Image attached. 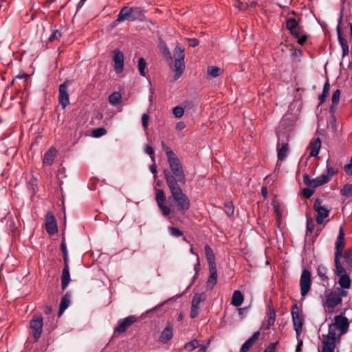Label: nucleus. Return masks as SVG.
Instances as JSON below:
<instances>
[{
  "label": "nucleus",
  "instance_id": "46",
  "mask_svg": "<svg viewBox=\"0 0 352 352\" xmlns=\"http://www.w3.org/2000/svg\"><path fill=\"white\" fill-rule=\"evenodd\" d=\"M161 50L162 51V53L169 60H172V56H171V54L168 48V47L166 46V45L165 43H162L161 44Z\"/></svg>",
  "mask_w": 352,
  "mask_h": 352
},
{
  "label": "nucleus",
  "instance_id": "36",
  "mask_svg": "<svg viewBox=\"0 0 352 352\" xmlns=\"http://www.w3.org/2000/svg\"><path fill=\"white\" fill-rule=\"evenodd\" d=\"M206 299V295L204 292L195 294L192 298V303L199 306L200 302H204Z\"/></svg>",
  "mask_w": 352,
  "mask_h": 352
},
{
  "label": "nucleus",
  "instance_id": "28",
  "mask_svg": "<svg viewBox=\"0 0 352 352\" xmlns=\"http://www.w3.org/2000/svg\"><path fill=\"white\" fill-rule=\"evenodd\" d=\"M70 298L71 296L69 294V292H67L65 295L62 298L60 302V307H59V311H58V316H61L63 313L65 311V309L69 307L70 303Z\"/></svg>",
  "mask_w": 352,
  "mask_h": 352
},
{
  "label": "nucleus",
  "instance_id": "8",
  "mask_svg": "<svg viewBox=\"0 0 352 352\" xmlns=\"http://www.w3.org/2000/svg\"><path fill=\"white\" fill-rule=\"evenodd\" d=\"M166 199V197L164 192L161 189H155V200L159 208L164 217L168 216L172 212L171 208L169 206L164 205Z\"/></svg>",
  "mask_w": 352,
  "mask_h": 352
},
{
  "label": "nucleus",
  "instance_id": "62",
  "mask_svg": "<svg viewBox=\"0 0 352 352\" xmlns=\"http://www.w3.org/2000/svg\"><path fill=\"white\" fill-rule=\"evenodd\" d=\"M60 247H61V250H62L63 254H68L67 249V247H66V244H65L64 240H63V241L61 243Z\"/></svg>",
  "mask_w": 352,
  "mask_h": 352
},
{
  "label": "nucleus",
  "instance_id": "18",
  "mask_svg": "<svg viewBox=\"0 0 352 352\" xmlns=\"http://www.w3.org/2000/svg\"><path fill=\"white\" fill-rule=\"evenodd\" d=\"M321 147V141L319 138L313 139L308 146V149L310 151L309 155L311 157L316 156L320 151Z\"/></svg>",
  "mask_w": 352,
  "mask_h": 352
},
{
  "label": "nucleus",
  "instance_id": "44",
  "mask_svg": "<svg viewBox=\"0 0 352 352\" xmlns=\"http://www.w3.org/2000/svg\"><path fill=\"white\" fill-rule=\"evenodd\" d=\"M107 133V131L104 128H97L93 130L92 135L94 138L101 137Z\"/></svg>",
  "mask_w": 352,
  "mask_h": 352
},
{
  "label": "nucleus",
  "instance_id": "11",
  "mask_svg": "<svg viewBox=\"0 0 352 352\" xmlns=\"http://www.w3.org/2000/svg\"><path fill=\"white\" fill-rule=\"evenodd\" d=\"M314 209L316 212V221L318 224H322L324 218L329 216V210L322 205V201L317 199L314 204Z\"/></svg>",
  "mask_w": 352,
  "mask_h": 352
},
{
  "label": "nucleus",
  "instance_id": "38",
  "mask_svg": "<svg viewBox=\"0 0 352 352\" xmlns=\"http://www.w3.org/2000/svg\"><path fill=\"white\" fill-rule=\"evenodd\" d=\"M161 144L163 150L166 154L167 160H170L177 157L174 152L164 142H162Z\"/></svg>",
  "mask_w": 352,
  "mask_h": 352
},
{
  "label": "nucleus",
  "instance_id": "61",
  "mask_svg": "<svg viewBox=\"0 0 352 352\" xmlns=\"http://www.w3.org/2000/svg\"><path fill=\"white\" fill-rule=\"evenodd\" d=\"M188 43L191 47H196L199 45V41L197 38H189Z\"/></svg>",
  "mask_w": 352,
  "mask_h": 352
},
{
  "label": "nucleus",
  "instance_id": "3",
  "mask_svg": "<svg viewBox=\"0 0 352 352\" xmlns=\"http://www.w3.org/2000/svg\"><path fill=\"white\" fill-rule=\"evenodd\" d=\"M346 295L347 292L340 287L333 291H326L322 300V305L325 311L333 312L334 308L342 302V297H345Z\"/></svg>",
  "mask_w": 352,
  "mask_h": 352
},
{
  "label": "nucleus",
  "instance_id": "53",
  "mask_svg": "<svg viewBox=\"0 0 352 352\" xmlns=\"http://www.w3.org/2000/svg\"><path fill=\"white\" fill-rule=\"evenodd\" d=\"M272 205H273L274 212L276 214L277 218L280 219L281 217V212L280 210V206H279L278 203H277L276 201H274L272 203Z\"/></svg>",
  "mask_w": 352,
  "mask_h": 352
},
{
  "label": "nucleus",
  "instance_id": "2",
  "mask_svg": "<svg viewBox=\"0 0 352 352\" xmlns=\"http://www.w3.org/2000/svg\"><path fill=\"white\" fill-rule=\"evenodd\" d=\"M170 170L164 169L163 174L168 187L170 184H174L175 186L185 184L186 182V175L183 169L182 163L177 157L168 160Z\"/></svg>",
  "mask_w": 352,
  "mask_h": 352
},
{
  "label": "nucleus",
  "instance_id": "4",
  "mask_svg": "<svg viewBox=\"0 0 352 352\" xmlns=\"http://www.w3.org/2000/svg\"><path fill=\"white\" fill-rule=\"evenodd\" d=\"M168 189L173 200L176 204L177 210L182 213L188 210L190 206V199L188 196L183 192L180 186H175L174 184H170Z\"/></svg>",
  "mask_w": 352,
  "mask_h": 352
},
{
  "label": "nucleus",
  "instance_id": "31",
  "mask_svg": "<svg viewBox=\"0 0 352 352\" xmlns=\"http://www.w3.org/2000/svg\"><path fill=\"white\" fill-rule=\"evenodd\" d=\"M338 283L340 289H349L351 286V279L348 274L340 276Z\"/></svg>",
  "mask_w": 352,
  "mask_h": 352
},
{
  "label": "nucleus",
  "instance_id": "51",
  "mask_svg": "<svg viewBox=\"0 0 352 352\" xmlns=\"http://www.w3.org/2000/svg\"><path fill=\"white\" fill-rule=\"evenodd\" d=\"M62 34L58 30L54 31L53 34L50 37L49 40L50 41H53L55 40H58L61 37Z\"/></svg>",
  "mask_w": 352,
  "mask_h": 352
},
{
  "label": "nucleus",
  "instance_id": "19",
  "mask_svg": "<svg viewBox=\"0 0 352 352\" xmlns=\"http://www.w3.org/2000/svg\"><path fill=\"white\" fill-rule=\"evenodd\" d=\"M210 276L206 283V287L211 289L216 285L217 280V272L216 267H209Z\"/></svg>",
  "mask_w": 352,
  "mask_h": 352
},
{
  "label": "nucleus",
  "instance_id": "14",
  "mask_svg": "<svg viewBox=\"0 0 352 352\" xmlns=\"http://www.w3.org/2000/svg\"><path fill=\"white\" fill-rule=\"evenodd\" d=\"M45 229L50 235L55 234L58 230L56 219L51 212H48L45 216Z\"/></svg>",
  "mask_w": 352,
  "mask_h": 352
},
{
  "label": "nucleus",
  "instance_id": "1",
  "mask_svg": "<svg viewBox=\"0 0 352 352\" xmlns=\"http://www.w3.org/2000/svg\"><path fill=\"white\" fill-rule=\"evenodd\" d=\"M348 328L347 318L342 315L336 316L333 322L329 326L328 334L323 336L322 352H338L336 345Z\"/></svg>",
  "mask_w": 352,
  "mask_h": 352
},
{
  "label": "nucleus",
  "instance_id": "48",
  "mask_svg": "<svg viewBox=\"0 0 352 352\" xmlns=\"http://www.w3.org/2000/svg\"><path fill=\"white\" fill-rule=\"evenodd\" d=\"M169 232L171 234V235L174 236H181L183 233L182 232L177 228L175 227H169L168 228Z\"/></svg>",
  "mask_w": 352,
  "mask_h": 352
},
{
  "label": "nucleus",
  "instance_id": "54",
  "mask_svg": "<svg viewBox=\"0 0 352 352\" xmlns=\"http://www.w3.org/2000/svg\"><path fill=\"white\" fill-rule=\"evenodd\" d=\"M338 40H339V43L342 47V48L344 47V46H346L347 45V42L346 41L342 36V34H341V32H340V28L339 27H338Z\"/></svg>",
  "mask_w": 352,
  "mask_h": 352
},
{
  "label": "nucleus",
  "instance_id": "25",
  "mask_svg": "<svg viewBox=\"0 0 352 352\" xmlns=\"http://www.w3.org/2000/svg\"><path fill=\"white\" fill-rule=\"evenodd\" d=\"M204 250L209 267H216L215 256L211 248L208 245H206Z\"/></svg>",
  "mask_w": 352,
  "mask_h": 352
},
{
  "label": "nucleus",
  "instance_id": "26",
  "mask_svg": "<svg viewBox=\"0 0 352 352\" xmlns=\"http://www.w3.org/2000/svg\"><path fill=\"white\" fill-rule=\"evenodd\" d=\"M280 140V135L278 136V160L283 161L285 159L289 151L288 144L284 143L281 147H278L279 142Z\"/></svg>",
  "mask_w": 352,
  "mask_h": 352
},
{
  "label": "nucleus",
  "instance_id": "40",
  "mask_svg": "<svg viewBox=\"0 0 352 352\" xmlns=\"http://www.w3.org/2000/svg\"><path fill=\"white\" fill-rule=\"evenodd\" d=\"M340 194L344 197H349L352 195V184H346L340 190Z\"/></svg>",
  "mask_w": 352,
  "mask_h": 352
},
{
  "label": "nucleus",
  "instance_id": "55",
  "mask_svg": "<svg viewBox=\"0 0 352 352\" xmlns=\"http://www.w3.org/2000/svg\"><path fill=\"white\" fill-rule=\"evenodd\" d=\"M302 193L306 198H309L314 194V189L307 187L303 189Z\"/></svg>",
  "mask_w": 352,
  "mask_h": 352
},
{
  "label": "nucleus",
  "instance_id": "12",
  "mask_svg": "<svg viewBox=\"0 0 352 352\" xmlns=\"http://www.w3.org/2000/svg\"><path fill=\"white\" fill-rule=\"evenodd\" d=\"M69 84L70 82L69 80H66L59 86L58 101L63 109H65L70 103L67 91Z\"/></svg>",
  "mask_w": 352,
  "mask_h": 352
},
{
  "label": "nucleus",
  "instance_id": "37",
  "mask_svg": "<svg viewBox=\"0 0 352 352\" xmlns=\"http://www.w3.org/2000/svg\"><path fill=\"white\" fill-rule=\"evenodd\" d=\"M199 346V342L197 339H193L191 341L187 342L184 345V349L188 351H191Z\"/></svg>",
  "mask_w": 352,
  "mask_h": 352
},
{
  "label": "nucleus",
  "instance_id": "59",
  "mask_svg": "<svg viewBox=\"0 0 352 352\" xmlns=\"http://www.w3.org/2000/svg\"><path fill=\"white\" fill-rule=\"evenodd\" d=\"M210 340H208L207 341V343L206 344H201L199 343V349L197 352H206L207 349H208V347L210 345Z\"/></svg>",
  "mask_w": 352,
  "mask_h": 352
},
{
  "label": "nucleus",
  "instance_id": "23",
  "mask_svg": "<svg viewBox=\"0 0 352 352\" xmlns=\"http://www.w3.org/2000/svg\"><path fill=\"white\" fill-rule=\"evenodd\" d=\"M173 337V327L170 324H167L165 329L161 333L160 341L166 343L169 341Z\"/></svg>",
  "mask_w": 352,
  "mask_h": 352
},
{
  "label": "nucleus",
  "instance_id": "64",
  "mask_svg": "<svg viewBox=\"0 0 352 352\" xmlns=\"http://www.w3.org/2000/svg\"><path fill=\"white\" fill-rule=\"evenodd\" d=\"M185 127V124L182 122H178L176 125V128L178 130H182Z\"/></svg>",
  "mask_w": 352,
  "mask_h": 352
},
{
  "label": "nucleus",
  "instance_id": "7",
  "mask_svg": "<svg viewBox=\"0 0 352 352\" xmlns=\"http://www.w3.org/2000/svg\"><path fill=\"white\" fill-rule=\"evenodd\" d=\"M311 286V273L307 269H304L300 278V294L302 297H305L309 293Z\"/></svg>",
  "mask_w": 352,
  "mask_h": 352
},
{
  "label": "nucleus",
  "instance_id": "27",
  "mask_svg": "<svg viewBox=\"0 0 352 352\" xmlns=\"http://www.w3.org/2000/svg\"><path fill=\"white\" fill-rule=\"evenodd\" d=\"M244 300V296L239 290H235L232 294L231 304L234 307L241 305Z\"/></svg>",
  "mask_w": 352,
  "mask_h": 352
},
{
  "label": "nucleus",
  "instance_id": "63",
  "mask_svg": "<svg viewBox=\"0 0 352 352\" xmlns=\"http://www.w3.org/2000/svg\"><path fill=\"white\" fill-rule=\"evenodd\" d=\"M149 168H150V170L151 171V173L154 174V177L156 178V177H157L156 166L155 164H153V165L150 166Z\"/></svg>",
  "mask_w": 352,
  "mask_h": 352
},
{
  "label": "nucleus",
  "instance_id": "20",
  "mask_svg": "<svg viewBox=\"0 0 352 352\" xmlns=\"http://www.w3.org/2000/svg\"><path fill=\"white\" fill-rule=\"evenodd\" d=\"M20 226V221L16 215L10 216L8 218V228L12 232V234L15 236L17 234V230Z\"/></svg>",
  "mask_w": 352,
  "mask_h": 352
},
{
  "label": "nucleus",
  "instance_id": "32",
  "mask_svg": "<svg viewBox=\"0 0 352 352\" xmlns=\"http://www.w3.org/2000/svg\"><path fill=\"white\" fill-rule=\"evenodd\" d=\"M335 265H336V271L335 273L338 276H342L347 274L345 269L342 266L340 262V257H335Z\"/></svg>",
  "mask_w": 352,
  "mask_h": 352
},
{
  "label": "nucleus",
  "instance_id": "60",
  "mask_svg": "<svg viewBox=\"0 0 352 352\" xmlns=\"http://www.w3.org/2000/svg\"><path fill=\"white\" fill-rule=\"evenodd\" d=\"M314 225L312 219H308L307 222V229L309 232H311L314 230Z\"/></svg>",
  "mask_w": 352,
  "mask_h": 352
},
{
  "label": "nucleus",
  "instance_id": "34",
  "mask_svg": "<svg viewBox=\"0 0 352 352\" xmlns=\"http://www.w3.org/2000/svg\"><path fill=\"white\" fill-rule=\"evenodd\" d=\"M329 91H330L329 83L328 82H326L324 85L322 93V94H320L319 96V98H318L320 100V104L323 103L324 102L325 99L327 98V96L329 94Z\"/></svg>",
  "mask_w": 352,
  "mask_h": 352
},
{
  "label": "nucleus",
  "instance_id": "29",
  "mask_svg": "<svg viewBox=\"0 0 352 352\" xmlns=\"http://www.w3.org/2000/svg\"><path fill=\"white\" fill-rule=\"evenodd\" d=\"M290 32L292 35L298 38V43L300 45H302L307 40V36L303 34V32L300 27H298Z\"/></svg>",
  "mask_w": 352,
  "mask_h": 352
},
{
  "label": "nucleus",
  "instance_id": "9",
  "mask_svg": "<svg viewBox=\"0 0 352 352\" xmlns=\"http://www.w3.org/2000/svg\"><path fill=\"white\" fill-rule=\"evenodd\" d=\"M292 320L294 326V329L297 336L302 332L303 324V317L299 311L298 307L296 304H294L292 308Z\"/></svg>",
  "mask_w": 352,
  "mask_h": 352
},
{
  "label": "nucleus",
  "instance_id": "56",
  "mask_svg": "<svg viewBox=\"0 0 352 352\" xmlns=\"http://www.w3.org/2000/svg\"><path fill=\"white\" fill-rule=\"evenodd\" d=\"M225 210L226 212L228 214V215H232L234 213V207L232 204H226L225 205Z\"/></svg>",
  "mask_w": 352,
  "mask_h": 352
},
{
  "label": "nucleus",
  "instance_id": "16",
  "mask_svg": "<svg viewBox=\"0 0 352 352\" xmlns=\"http://www.w3.org/2000/svg\"><path fill=\"white\" fill-rule=\"evenodd\" d=\"M136 321V318L133 316H128L120 321L118 325L115 328L114 332L123 333L126 329Z\"/></svg>",
  "mask_w": 352,
  "mask_h": 352
},
{
  "label": "nucleus",
  "instance_id": "58",
  "mask_svg": "<svg viewBox=\"0 0 352 352\" xmlns=\"http://www.w3.org/2000/svg\"><path fill=\"white\" fill-rule=\"evenodd\" d=\"M277 342L270 343L264 352H275Z\"/></svg>",
  "mask_w": 352,
  "mask_h": 352
},
{
  "label": "nucleus",
  "instance_id": "22",
  "mask_svg": "<svg viewBox=\"0 0 352 352\" xmlns=\"http://www.w3.org/2000/svg\"><path fill=\"white\" fill-rule=\"evenodd\" d=\"M70 272L69 267L64 266L61 274V287L62 289H65L70 283Z\"/></svg>",
  "mask_w": 352,
  "mask_h": 352
},
{
  "label": "nucleus",
  "instance_id": "43",
  "mask_svg": "<svg viewBox=\"0 0 352 352\" xmlns=\"http://www.w3.org/2000/svg\"><path fill=\"white\" fill-rule=\"evenodd\" d=\"M146 63L143 58H140L138 60V70L142 76H145L146 73L144 72Z\"/></svg>",
  "mask_w": 352,
  "mask_h": 352
},
{
  "label": "nucleus",
  "instance_id": "52",
  "mask_svg": "<svg viewBox=\"0 0 352 352\" xmlns=\"http://www.w3.org/2000/svg\"><path fill=\"white\" fill-rule=\"evenodd\" d=\"M145 152L150 155L152 161L155 162L154 151L151 146L146 145L145 146Z\"/></svg>",
  "mask_w": 352,
  "mask_h": 352
},
{
  "label": "nucleus",
  "instance_id": "10",
  "mask_svg": "<svg viewBox=\"0 0 352 352\" xmlns=\"http://www.w3.org/2000/svg\"><path fill=\"white\" fill-rule=\"evenodd\" d=\"M302 177L305 185L309 188H311L312 189L325 184L329 182V177L323 176L322 175L315 179H310L307 174H305L303 175Z\"/></svg>",
  "mask_w": 352,
  "mask_h": 352
},
{
  "label": "nucleus",
  "instance_id": "5",
  "mask_svg": "<svg viewBox=\"0 0 352 352\" xmlns=\"http://www.w3.org/2000/svg\"><path fill=\"white\" fill-rule=\"evenodd\" d=\"M184 57V48L177 45L173 52V58L175 59L174 80L180 78L183 74L185 69Z\"/></svg>",
  "mask_w": 352,
  "mask_h": 352
},
{
  "label": "nucleus",
  "instance_id": "49",
  "mask_svg": "<svg viewBox=\"0 0 352 352\" xmlns=\"http://www.w3.org/2000/svg\"><path fill=\"white\" fill-rule=\"evenodd\" d=\"M199 309V306L192 303L191 310H190V316L192 318H195L198 315Z\"/></svg>",
  "mask_w": 352,
  "mask_h": 352
},
{
  "label": "nucleus",
  "instance_id": "39",
  "mask_svg": "<svg viewBox=\"0 0 352 352\" xmlns=\"http://www.w3.org/2000/svg\"><path fill=\"white\" fill-rule=\"evenodd\" d=\"M121 94L119 92H113L109 96V101L111 104H116L121 100Z\"/></svg>",
  "mask_w": 352,
  "mask_h": 352
},
{
  "label": "nucleus",
  "instance_id": "50",
  "mask_svg": "<svg viewBox=\"0 0 352 352\" xmlns=\"http://www.w3.org/2000/svg\"><path fill=\"white\" fill-rule=\"evenodd\" d=\"M148 122H149V116L147 114L144 113L142 116V126L144 130H147V128L148 126Z\"/></svg>",
  "mask_w": 352,
  "mask_h": 352
},
{
  "label": "nucleus",
  "instance_id": "13",
  "mask_svg": "<svg viewBox=\"0 0 352 352\" xmlns=\"http://www.w3.org/2000/svg\"><path fill=\"white\" fill-rule=\"evenodd\" d=\"M30 328L32 331L33 336L37 340L41 334L43 327V318L40 316H34L30 322Z\"/></svg>",
  "mask_w": 352,
  "mask_h": 352
},
{
  "label": "nucleus",
  "instance_id": "17",
  "mask_svg": "<svg viewBox=\"0 0 352 352\" xmlns=\"http://www.w3.org/2000/svg\"><path fill=\"white\" fill-rule=\"evenodd\" d=\"M344 233L342 228L339 230V234L336 242V252L335 253V257H341L342 254V250L344 246Z\"/></svg>",
  "mask_w": 352,
  "mask_h": 352
},
{
  "label": "nucleus",
  "instance_id": "15",
  "mask_svg": "<svg viewBox=\"0 0 352 352\" xmlns=\"http://www.w3.org/2000/svg\"><path fill=\"white\" fill-rule=\"evenodd\" d=\"M114 69L116 73L120 74L124 69V54L119 50L113 51Z\"/></svg>",
  "mask_w": 352,
  "mask_h": 352
},
{
  "label": "nucleus",
  "instance_id": "57",
  "mask_svg": "<svg viewBox=\"0 0 352 352\" xmlns=\"http://www.w3.org/2000/svg\"><path fill=\"white\" fill-rule=\"evenodd\" d=\"M344 171L347 175H352V157L350 162L344 166Z\"/></svg>",
  "mask_w": 352,
  "mask_h": 352
},
{
  "label": "nucleus",
  "instance_id": "6",
  "mask_svg": "<svg viewBox=\"0 0 352 352\" xmlns=\"http://www.w3.org/2000/svg\"><path fill=\"white\" fill-rule=\"evenodd\" d=\"M144 18V11L141 8L133 7V8H123L116 19L117 22H122L125 20L135 21L142 20Z\"/></svg>",
  "mask_w": 352,
  "mask_h": 352
},
{
  "label": "nucleus",
  "instance_id": "41",
  "mask_svg": "<svg viewBox=\"0 0 352 352\" xmlns=\"http://www.w3.org/2000/svg\"><path fill=\"white\" fill-rule=\"evenodd\" d=\"M327 174H322V175L329 177V181L331 179L333 175L336 174L338 172V170L335 168L329 165V160H327Z\"/></svg>",
  "mask_w": 352,
  "mask_h": 352
},
{
  "label": "nucleus",
  "instance_id": "47",
  "mask_svg": "<svg viewBox=\"0 0 352 352\" xmlns=\"http://www.w3.org/2000/svg\"><path fill=\"white\" fill-rule=\"evenodd\" d=\"M340 89L336 90L331 97V101L333 104L336 105L339 102L340 100Z\"/></svg>",
  "mask_w": 352,
  "mask_h": 352
},
{
  "label": "nucleus",
  "instance_id": "30",
  "mask_svg": "<svg viewBox=\"0 0 352 352\" xmlns=\"http://www.w3.org/2000/svg\"><path fill=\"white\" fill-rule=\"evenodd\" d=\"M223 70L216 66H209L207 68V76L210 78H217L222 74Z\"/></svg>",
  "mask_w": 352,
  "mask_h": 352
},
{
  "label": "nucleus",
  "instance_id": "35",
  "mask_svg": "<svg viewBox=\"0 0 352 352\" xmlns=\"http://www.w3.org/2000/svg\"><path fill=\"white\" fill-rule=\"evenodd\" d=\"M276 318V312L274 309L269 306V314H268V319H267V324L266 329H269L272 325L274 324Z\"/></svg>",
  "mask_w": 352,
  "mask_h": 352
},
{
  "label": "nucleus",
  "instance_id": "33",
  "mask_svg": "<svg viewBox=\"0 0 352 352\" xmlns=\"http://www.w3.org/2000/svg\"><path fill=\"white\" fill-rule=\"evenodd\" d=\"M327 272H328V270L324 265H320L318 267L317 273H318V275L320 277V280H328V276L327 275Z\"/></svg>",
  "mask_w": 352,
  "mask_h": 352
},
{
  "label": "nucleus",
  "instance_id": "21",
  "mask_svg": "<svg viewBox=\"0 0 352 352\" xmlns=\"http://www.w3.org/2000/svg\"><path fill=\"white\" fill-rule=\"evenodd\" d=\"M57 151L55 148L51 147L45 154L43 163L44 165L50 166L52 164Z\"/></svg>",
  "mask_w": 352,
  "mask_h": 352
},
{
  "label": "nucleus",
  "instance_id": "45",
  "mask_svg": "<svg viewBox=\"0 0 352 352\" xmlns=\"http://www.w3.org/2000/svg\"><path fill=\"white\" fill-rule=\"evenodd\" d=\"M184 109L179 106L175 107L173 109V115L175 116V117H176L177 118H182L184 115Z\"/></svg>",
  "mask_w": 352,
  "mask_h": 352
},
{
  "label": "nucleus",
  "instance_id": "42",
  "mask_svg": "<svg viewBox=\"0 0 352 352\" xmlns=\"http://www.w3.org/2000/svg\"><path fill=\"white\" fill-rule=\"evenodd\" d=\"M286 27L290 32H292V30L297 28L298 26V23L296 21V19H293V18H290V19H287V21Z\"/></svg>",
  "mask_w": 352,
  "mask_h": 352
},
{
  "label": "nucleus",
  "instance_id": "24",
  "mask_svg": "<svg viewBox=\"0 0 352 352\" xmlns=\"http://www.w3.org/2000/svg\"><path fill=\"white\" fill-rule=\"evenodd\" d=\"M260 335L259 331H256L247 341H245L241 348V352H248L250 347L253 345L254 342L258 338Z\"/></svg>",
  "mask_w": 352,
  "mask_h": 352
}]
</instances>
